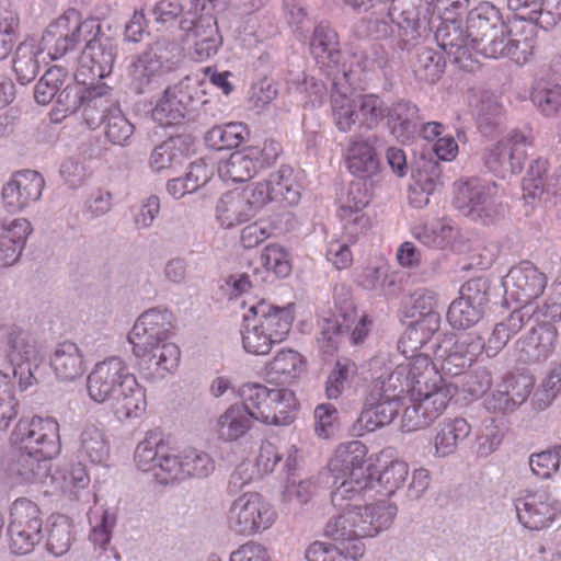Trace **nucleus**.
<instances>
[{
	"mask_svg": "<svg viewBox=\"0 0 561 561\" xmlns=\"http://www.w3.org/2000/svg\"><path fill=\"white\" fill-rule=\"evenodd\" d=\"M407 370L402 364L396 366V368L386 377H378L371 382L370 389L373 391L381 392V394L389 398H397L404 391L408 393V378Z\"/></svg>",
	"mask_w": 561,
	"mask_h": 561,
	"instance_id": "obj_58",
	"label": "nucleus"
},
{
	"mask_svg": "<svg viewBox=\"0 0 561 561\" xmlns=\"http://www.w3.org/2000/svg\"><path fill=\"white\" fill-rule=\"evenodd\" d=\"M306 366V358L299 352L282 348L265 365V373L272 380L291 383L305 373Z\"/></svg>",
	"mask_w": 561,
	"mask_h": 561,
	"instance_id": "obj_27",
	"label": "nucleus"
},
{
	"mask_svg": "<svg viewBox=\"0 0 561 561\" xmlns=\"http://www.w3.org/2000/svg\"><path fill=\"white\" fill-rule=\"evenodd\" d=\"M367 455L366 445L359 440L337 446L329 461V469L334 478L333 483L339 484L332 492L333 505H342V501L362 494L371 484L375 465L373 458Z\"/></svg>",
	"mask_w": 561,
	"mask_h": 561,
	"instance_id": "obj_3",
	"label": "nucleus"
},
{
	"mask_svg": "<svg viewBox=\"0 0 561 561\" xmlns=\"http://www.w3.org/2000/svg\"><path fill=\"white\" fill-rule=\"evenodd\" d=\"M400 407L397 398H389L381 392L369 390L358 422L365 431L374 432L378 427L390 424Z\"/></svg>",
	"mask_w": 561,
	"mask_h": 561,
	"instance_id": "obj_21",
	"label": "nucleus"
},
{
	"mask_svg": "<svg viewBox=\"0 0 561 561\" xmlns=\"http://www.w3.org/2000/svg\"><path fill=\"white\" fill-rule=\"evenodd\" d=\"M76 79L91 81L107 77L114 66L115 53L111 39L102 31L90 39L84 41Z\"/></svg>",
	"mask_w": 561,
	"mask_h": 561,
	"instance_id": "obj_14",
	"label": "nucleus"
},
{
	"mask_svg": "<svg viewBox=\"0 0 561 561\" xmlns=\"http://www.w3.org/2000/svg\"><path fill=\"white\" fill-rule=\"evenodd\" d=\"M488 304V286L481 278L466 282L459 291V297L449 306L447 319L455 329H468L477 324Z\"/></svg>",
	"mask_w": 561,
	"mask_h": 561,
	"instance_id": "obj_12",
	"label": "nucleus"
},
{
	"mask_svg": "<svg viewBox=\"0 0 561 561\" xmlns=\"http://www.w3.org/2000/svg\"><path fill=\"white\" fill-rule=\"evenodd\" d=\"M364 551L362 541H354L351 546L314 541L307 548L305 556L308 561H357Z\"/></svg>",
	"mask_w": 561,
	"mask_h": 561,
	"instance_id": "obj_36",
	"label": "nucleus"
},
{
	"mask_svg": "<svg viewBox=\"0 0 561 561\" xmlns=\"http://www.w3.org/2000/svg\"><path fill=\"white\" fill-rule=\"evenodd\" d=\"M445 61L440 54L433 49H425L419 56L416 66V76L426 82L434 83L440 79L445 72Z\"/></svg>",
	"mask_w": 561,
	"mask_h": 561,
	"instance_id": "obj_63",
	"label": "nucleus"
},
{
	"mask_svg": "<svg viewBox=\"0 0 561 561\" xmlns=\"http://www.w3.org/2000/svg\"><path fill=\"white\" fill-rule=\"evenodd\" d=\"M273 505L259 492H245L230 505L227 524L230 530L252 536L268 529L276 520Z\"/></svg>",
	"mask_w": 561,
	"mask_h": 561,
	"instance_id": "obj_8",
	"label": "nucleus"
},
{
	"mask_svg": "<svg viewBox=\"0 0 561 561\" xmlns=\"http://www.w3.org/2000/svg\"><path fill=\"white\" fill-rule=\"evenodd\" d=\"M162 76V61L150 51L138 56L128 68L130 89L141 94L158 83Z\"/></svg>",
	"mask_w": 561,
	"mask_h": 561,
	"instance_id": "obj_29",
	"label": "nucleus"
},
{
	"mask_svg": "<svg viewBox=\"0 0 561 561\" xmlns=\"http://www.w3.org/2000/svg\"><path fill=\"white\" fill-rule=\"evenodd\" d=\"M44 179L31 170L16 172L2 188V199L8 211H19L37 201L44 188Z\"/></svg>",
	"mask_w": 561,
	"mask_h": 561,
	"instance_id": "obj_19",
	"label": "nucleus"
},
{
	"mask_svg": "<svg viewBox=\"0 0 561 561\" xmlns=\"http://www.w3.org/2000/svg\"><path fill=\"white\" fill-rule=\"evenodd\" d=\"M38 54H42L41 50L38 51L33 44L22 43L18 46L13 58V70L22 84L31 82L37 76Z\"/></svg>",
	"mask_w": 561,
	"mask_h": 561,
	"instance_id": "obj_47",
	"label": "nucleus"
},
{
	"mask_svg": "<svg viewBox=\"0 0 561 561\" xmlns=\"http://www.w3.org/2000/svg\"><path fill=\"white\" fill-rule=\"evenodd\" d=\"M359 495L356 494L352 499L355 503L339 505L342 507V513L327 524L324 528L327 537L343 546L345 543L351 546L354 541H360V538L377 535L392 523L397 512L394 506L386 502L362 506L356 499Z\"/></svg>",
	"mask_w": 561,
	"mask_h": 561,
	"instance_id": "obj_2",
	"label": "nucleus"
},
{
	"mask_svg": "<svg viewBox=\"0 0 561 561\" xmlns=\"http://www.w3.org/2000/svg\"><path fill=\"white\" fill-rule=\"evenodd\" d=\"M357 370L358 367L354 360L346 357L337 359L325 381L327 398L337 399Z\"/></svg>",
	"mask_w": 561,
	"mask_h": 561,
	"instance_id": "obj_51",
	"label": "nucleus"
},
{
	"mask_svg": "<svg viewBox=\"0 0 561 561\" xmlns=\"http://www.w3.org/2000/svg\"><path fill=\"white\" fill-rule=\"evenodd\" d=\"M272 391L274 389L259 383H249L242 387L241 397L243 402L239 405L247 408L253 422L259 421L268 424V421L275 420V414L272 413L270 407L272 404Z\"/></svg>",
	"mask_w": 561,
	"mask_h": 561,
	"instance_id": "obj_39",
	"label": "nucleus"
},
{
	"mask_svg": "<svg viewBox=\"0 0 561 561\" xmlns=\"http://www.w3.org/2000/svg\"><path fill=\"white\" fill-rule=\"evenodd\" d=\"M20 20L12 9L0 5V60L12 51Z\"/></svg>",
	"mask_w": 561,
	"mask_h": 561,
	"instance_id": "obj_61",
	"label": "nucleus"
},
{
	"mask_svg": "<svg viewBox=\"0 0 561 561\" xmlns=\"http://www.w3.org/2000/svg\"><path fill=\"white\" fill-rule=\"evenodd\" d=\"M455 391L453 386L408 394L409 404L401 416V428L411 433L430 427L447 410Z\"/></svg>",
	"mask_w": 561,
	"mask_h": 561,
	"instance_id": "obj_10",
	"label": "nucleus"
},
{
	"mask_svg": "<svg viewBox=\"0 0 561 561\" xmlns=\"http://www.w3.org/2000/svg\"><path fill=\"white\" fill-rule=\"evenodd\" d=\"M80 451L93 463H103L110 457L105 431L96 424H87L80 436Z\"/></svg>",
	"mask_w": 561,
	"mask_h": 561,
	"instance_id": "obj_45",
	"label": "nucleus"
},
{
	"mask_svg": "<svg viewBox=\"0 0 561 561\" xmlns=\"http://www.w3.org/2000/svg\"><path fill=\"white\" fill-rule=\"evenodd\" d=\"M272 391L274 389L259 383H249L242 387L241 397L243 402L239 405L247 408L253 422L259 421L268 424V421L275 420V414L272 413L270 407L272 404Z\"/></svg>",
	"mask_w": 561,
	"mask_h": 561,
	"instance_id": "obj_38",
	"label": "nucleus"
},
{
	"mask_svg": "<svg viewBox=\"0 0 561 561\" xmlns=\"http://www.w3.org/2000/svg\"><path fill=\"white\" fill-rule=\"evenodd\" d=\"M14 377L0 370V430L9 426L16 416V399L14 396Z\"/></svg>",
	"mask_w": 561,
	"mask_h": 561,
	"instance_id": "obj_59",
	"label": "nucleus"
},
{
	"mask_svg": "<svg viewBox=\"0 0 561 561\" xmlns=\"http://www.w3.org/2000/svg\"><path fill=\"white\" fill-rule=\"evenodd\" d=\"M471 433L470 423L462 416L447 417L440 422L433 438L434 454L447 457L455 454L459 445Z\"/></svg>",
	"mask_w": 561,
	"mask_h": 561,
	"instance_id": "obj_25",
	"label": "nucleus"
},
{
	"mask_svg": "<svg viewBox=\"0 0 561 561\" xmlns=\"http://www.w3.org/2000/svg\"><path fill=\"white\" fill-rule=\"evenodd\" d=\"M507 5L516 16L541 20L540 25L545 28L556 25L561 20L560 2L551 7L550 0H507Z\"/></svg>",
	"mask_w": 561,
	"mask_h": 561,
	"instance_id": "obj_37",
	"label": "nucleus"
},
{
	"mask_svg": "<svg viewBox=\"0 0 561 561\" xmlns=\"http://www.w3.org/2000/svg\"><path fill=\"white\" fill-rule=\"evenodd\" d=\"M215 470L214 459L205 451L188 447L182 450L183 479L206 478Z\"/></svg>",
	"mask_w": 561,
	"mask_h": 561,
	"instance_id": "obj_50",
	"label": "nucleus"
},
{
	"mask_svg": "<svg viewBox=\"0 0 561 561\" xmlns=\"http://www.w3.org/2000/svg\"><path fill=\"white\" fill-rule=\"evenodd\" d=\"M519 523L530 530L549 527L561 513L560 503L547 490L525 495L516 503Z\"/></svg>",
	"mask_w": 561,
	"mask_h": 561,
	"instance_id": "obj_17",
	"label": "nucleus"
},
{
	"mask_svg": "<svg viewBox=\"0 0 561 561\" xmlns=\"http://www.w3.org/2000/svg\"><path fill=\"white\" fill-rule=\"evenodd\" d=\"M344 161L347 170L360 179H369L379 172L380 162L375 147L365 139L354 138L350 141Z\"/></svg>",
	"mask_w": 561,
	"mask_h": 561,
	"instance_id": "obj_24",
	"label": "nucleus"
},
{
	"mask_svg": "<svg viewBox=\"0 0 561 561\" xmlns=\"http://www.w3.org/2000/svg\"><path fill=\"white\" fill-rule=\"evenodd\" d=\"M87 392L95 403H108L118 421L138 419L147 409L145 388L117 356L94 365L87 377Z\"/></svg>",
	"mask_w": 561,
	"mask_h": 561,
	"instance_id": "obj_1",
	"label": "nucleus"
},
{
	"mask_svg": "<svg viewBox=\"0 0 561 561\" xmlns=\"http://www.w3.org/2000/svg\"><path fill=\"white\" fill-rule=\"evenodd\" d=\"M50 366L60 380L71 381L84 373L83 356L76 343L65 341L59 343L51 357Z\"/></svg>",
	"mask_w": 561,
	"mask_h": 561,
	"instance_id": "obj_31",
	"label": "nucleus"
},
{
	"mask_svg": "<svg viewBox=\"0 0 561 561\" xmlns=\"http://www.w3.org/2000/svg\"><path fill=\"white\" fill-rule=\"evenodd\" d=\"M115 106L111 99L101 93L98 87H93V93L85 100L81 107L84 125L89 129H96L105 121L108 111Z\"/></svg>",
	"mask_w": 561,
	"mask_h": 561,
	"instance_id": "obj_49",
	"label": "nucleus"
},
{
	"mask_svg": "<svg viewBox=\"0 0 561 561\" xmlns=\"http://www.w3.org/2000/svg\"><path fill=\"white\" fill-rule=\"evenodd\" d=\"M44 512L37 503L27 499L14 500L9 510L8 533L10 549L16 554L34 550L44 538Z\"/></svg>",
	"mask_w": 561,
	"mask_h": 561,
	"instance_id": "obj_6",
	"label": "nucleus"
},
{
	"mask_svg": "<svg viewBox=\"0 0 561 561\" xmlns=\"http://www.w3.org/2000/svg\"><path fill=\"white\" fill-rule=\"evenodd\" d=\"M455 202L466 215L477 214L481 217L485 207L491 204V196L485 186L472 179L458 184Z\"/></svg>",
	"mask_w": 561,
	"mask_h": 561,
	"instance_id": "obj_41",
	"label": "nucleus"
},
{
	"mask_svg": "<svg viewBox=\"0 0 561 561\" xmlns=\"http://www.w3.org/2000/svg\"><path fill=\"white\" fill-rule=\"evenodd\" d=\"M267 182L274 203L279 207H291L299 203L301 184L298 173L293 168L282 165L268 175Z\"/></svg>",
	"mask_w": 561,
	"mask_h": 561,
	"instance_id": "obj_26",
	"label": "nucleus"
},
{
	"mask_svg": "<svg viewBox=\"0 0 561 561\" xmlns=\"http://www.w3.org/2000/svg\"><path fill=\"white\" fill-rule=\"evenodd\" d=\"M508 277L512 283L511 295L522 306L539 298L547 286L546 275L527 261L513 267Z\"/></svg>",
	"mask_w": 561,
	"mask_h": 561,
	"instance_id": "obj_20",
	"label": "nucleus"
},
{
	"mask_svg": "<svg viewBox=\"0 0 561 561\" xmlns=\"http://www.w3.org/2000/svg\"><path fill=\"white\" fill-rule=\"evenodd\" d=\"M271 410L275 414L271 425H287L294 421V412L297 409V401L294 391L289 389H274L271 398Z\"/></svg>",
	"mask_w": 561,
	"mask_h": 561,
	"instance_id": "obj_55",
	"label": "nucleus"
},
{
	"mask_svg": "<svg viewBox=\"0 0 561 561\" xmlns=\"http://www.w3.org/2000/svg\"><path fill=\"white\" fill-rule=\"evenodd\" d=\"M332 104L333 119L336 128L343 133L350 131L357 122V99L352 100L346 95H339L333 98Z\"/></svg>",
	"mask_w": 561,
	"mask_h": 561,
	"instance_id": "obj_62",
	"label": "nucleus"
},
{
	"mask_svg": "<svg viewBox=\"0 0 561 561\" xmlns=\"http://www.w3.org/2000/svg\"><path fill=\"white\" fill-rule=\"evenodd\" d=\"M43 347L37 339L22 329H13L8 337L7 356L14 366L36 363L41 359Z\"/></svg>",
	"mask_w": 561,
	"mask_h": 561,
	"instance_id": "obj_34",
	"label": "nucleus"
},
{
	"mask_svg": "<svg viewBox=\"0 0 561 561\" xmlns=\"http://www.w3.org/2000/svg\"><path fill=\"white\" fill-rule=\"evenodd\" d=\"M310 47L316 58L334 60L339 55L337 35L328 26L318 25L313 31Z\"/></svg>",
	"mask_w": 561,
	"mask_h": 561,
	"instance_id": "obj_60",
	"label": "nucleus"
},
{
	"mask_svg": "<svg viewBox=\"0 0 561 561\" xmlns=\"http://www.w3.org/2000/svg\"><path fill=\"white\" fill-rule=\"evenodd\" d=\"M105 136L114 145H125L134 133V126L115 105L105 116Z\"/></svg>",
	"mask_w": 561,
	"mask_h": 561,
	"instance_id": "obj_57",
	"label": "nucleus"
},
{
	"mask_svg": "<svg viewBox=\"0 0 561 561\" xmlns=\"http://www.w3.org/2000/svg\"><path fill=\"white\" fill-rule=\"evenodd\" d=\"M100 32L101 25L96 20H82L78 11L68 10L46 27L41 53H46L51 60L59 59Z\"/></svg>",
	"mask_w": 561,
	"mask_h": 561,
	"instance_id": "obj_5",
	"label": "nucleus"
},
{
	"mask_svg": "<svg viewBox=\"0 0 561 561\" xmlns=\"http://www.w3.org/2000/svg\"><path fill=\"white\" fill-rule=\"evenodd\" d=\"M171 329L172 314L170 312L158 309L144 312L128 334L134 355L146 359L156 343L168 340Z\"/></svg>",
	"mask_w": 561,
	"mask_h": 561,
	"instance_id": "obj_13",
	"label": "nucleus"
},
{
	"mask_svg": "<svg viewBox=\"0 0 561 561\" xmlns=\"http://www.w3.org/2000/svg\"><path fill=\"white\" fill-rule=\"evenodd\" d=\"M10 440L19 451L51 459L60 451L59 424L51 417L21 419Z\"/></svg>",
	"mask_w": 561,
	"mask_h": 561,
	"instance_id": "obj_7",
	"label": "nucleus"
},
{
	"mask_svg": "<svg viewBox=\"0 0 561 561\" xmlns=\"http://www.w3.org/2000/svg\"><path fill=\"white\" fill-rule=\"evenodd\" d=\"M549 165L546 158L539 157L531 161L522 184L525 198L534 199L543 193Z\"/></svg>",
	"mask_w": 561,
	"mask_h": 561,
	"instance_id": "obj_56",
	"label": "nucleus"
},
{
	"mask_svg": "<svg viewBox=\"0 0 561 561\" xmlns=\"http://www.w3.org/2000/svg\"><path fill=\"white\" fill-rule=\"evenodd\" d=\"M468 36L474 48L486 58H501L506 25L501 20L500 10L491 2H481L468 16Z\"/></svg>",
	"mask_w": 561,
	"mask_h": 561,
	"instance_id": "obj_9",
	"label": "nucleus"
},
{
	"mask_svg": "<svg viewBox=\"0 0 561 561\" xmlns=\"http://www.w3.org/2000/svg\"><path fill=\"white\" fill-rule=\"evenodd\" d=\"M480 337L467 336L455 342L447 356L442 360L440 369L445 375L458 376L469 368L482 352Z\"/></svg>",
	"mask_w": 561,
	"mask_h": 561,
	"instance_id": "obj_30",
	"label": "nucleus"
},
{
	"mask_svg": "<svg viewBox=\"0 0 561 561\" xmlns=\"http://www.w3.org/2000/svg\"><path fill=\"white\" fill-rule=\"evenodd\" d=\"M67 73L61 67L49 68L34 89V98L38 104H48L65 84Z\"/></svg>",
	"mask_w": 561,
	"mask_h": 561,
	"instance_id": "obj_54",
	"label": "nucleus"
},
{
	"mask_svg": "<svg viewBox=\"0 0 561 561\" xmlns=\"http://www.w3.org/2000/svg\"><path fill=\"white\" fill-rule=\"evenodd\" d=\"M91 93H93V87H87V81L77 80L76 83L67 85L57 96V106L51 113L53 121L59 122L80 111Z\"/></svg>",
	"mask_w": 561,
	"mask_h": 561,
	"instance_id": "obj_43",
	"label": "nucleus"
},
{
	"mask_svg": "<svg viewBox=\"0 0 561 561\" xmlns=\"http://www.w3.org/2000/svg\"><path fill=\"white\" fill-rule=\"evenodd\" d=\"M252 426L253 420L247 408L232 404L219 415L214 430L219 440L232 443L242 438Z\"/></svg>",
	"mask_w": 561,
	"mask_h": 561,
	"instance_id": "obj_28",
	"label": "nucleus"
},
{
	"mask_svg": "<svg viewBox=\"0 0 561 561\" xmlns=\"http://www.w3.org/2000/svg\"><path fill=\"white\" fill-rule=\"evenodd\" d=\"M73 539L72 520L62 514L48 518L46 547L55 556H62L70 549Z\"/></svg>",
	"mask_w": 561,
	"mask_h": 561,
	"instance_id": "obj_44",
	"label": "nucleus"
},
{
	"mask_svg": "<svg viewBox=\"0 0 561 561\" xmlns=\"http://www.w3.org/2000/svg\"><path fill=\"white\" fill-rule=\"evenodd\" d=\"M185 93L178 87H169L156 102L152 118L161 126L180 124L187 112Z\"/></svg>",
	"mask_w": 561,
	"mask_h": 561,
	"instance_id": "obj_32",
	"label": "nucleus"
},
{
	"mask_svg": "<svg viewBox=\"0 0 561 561\" xmlns=\"http://www.w3.org/2000/svg\"><path fill=\"white\" fill-rule=\"evenodd\" d=\"M358 113L356 115L360 127L375 128L386 116L383 101L376 94H364L357 98Z\"/></svg>",
	"mask_w": 561,
	"mask_h": 561,
	"instance_id": "obj_52",
	"label": "nucleus"
},
{
	"mask_svg": "<svg viewBox=\"0 0 561 561\" xmlns=\"http://www.w3.org/2000/svg\"><path fill=\"white\" fill-rule=\"evenodd\" d=\"M293 321L290 311L259 301L243 316V348L249 354L267 355L275 344L287 337Z\"/></svg>",
	"mask_w": 561,
	"mask_h": 561,
	"instance_id": "obj_4",
	"label": "nucleus"
},
{
	"mask_svg": "<svg viewBox=\"0 0 561 561\" xmlns=\"http://www.w3.org/2000/svg\"><path fill=\"white\" fill-rule=\"evenodd\" d=\"M216 217L225 228L243 224L254 217L241 190L225 193L216 205Z\"/></svg>",
	"mask_w": 561,
	"mask_h": 561,
	"instance_id": "obj_35",
	"label": "nucleus"
},
{
	"mask_svg": "<svg viewBox=\"0 0 561 561\" xmlns=\"http://www.w3.org/2000/svg\"><path fill=\"white\" fill-rule=\"evenodd\" d=\"M32 226L24 218L0 222V266L14 264L22 253Z\"/></svg>",
	"mask_w": 561,
	"mask_h": 561,
	"instance_id": "obj_22",
	"label": "nucleus"
},
{
	"mask_svg": "<svg viewBox=\"0 0 561 561\" xmlns=\"http://www.w3.org/2000/svg\"><path fill=\"white\" fill-rule=\"evenodd\" d=\"M561 446L551 450L533 454L529 459V466L535 476L540 479H549L560 467Z\"/></svg>",
	"mask_w": 561,
	"mask_h": 561,
	"instance_id": "obj_64",
	"label": "nucleus"
},
{
	"mask_svg": "<svg viewBox=\"0 0 561 561\" xmlns=\"http://www.w3.org/2000/svg\"><path fill=\"white\" fill-rule=\"evenodd\" d=\"M261 265L277 277H286L291 272L288 251L278 243L267 244L260 254Z\"/></svg>",
	"mask_w": 561,
	"mask_h": 561,
	"instance_id": "obj_53",
	"label": "nucleus"
},
{
	"mask_svg": "<svg viewBox=\"0 0 561 561\" xmlns=\"http://www.w3.org/2000/svg\"><path fill=\"white\" fill-rule=\"evenodd\" d=\"M533 144L530 133L513 130L489 150L484 157L485 164L497 172L507 163L512 173H519L527 159V148Z\"/></svg>",
	"mask_w": 561,
	"mask_h": 561,
	"instance_id": "obj_16",
	"label": "nucleus"
},
{
	"mask_svg": "<svg viewBox=\"0 0 561 561\" xmlns=\"http://www.w3.org/2000/svg\"><path fill=\"white\" fill-rule=\"evenodd\" d=\"M262 168L261 151L256 147H248L232 152L218 165V174L226 182H244L252 179Z\"/></svg>",
	"mask_w": 561,
	"mask_h": 561,
	"instance_id": "obj_23",
	"label": "nucleus"
},
{
	"mask_svg": "<svg viewBox=\"0 0 561 561\" xmlns=\"http://www.w3.org/2000/svg\"><path fill=\"white\" fill-rule=\"evenodd\" d=\"M534 317L539 322L531 328L525 339L522 340L520 351L529 362H542L550 357L557 344L558 330L554 322L561 320V311L557 304H545L537 308Z\"/></svg>",
	"mask_w": 561,
	"mask_h": 561,
	"instance_id": "obj_11",
	"label": "nucleus"
},
{
	"mask_svg": "<svg viewBox=\"0 0 561 561\" xmlns=\"http://www.w3.org/2000/svg\"><path fill=\"white\" fill-rule=\"evenodd\" d=\"M196 41L194 43V56L196 60L203 61L216 55L219 47V36L216 22L201 19L193 28Z\"/></svg>",
	"mask_w": 561,
	"mask_h": 561,
	"instance_id": "obj_46",
	"label": "nucleus"
},
{
	"mask_svg": "<svg viewBox=\"0 0 561 561\" xmlns=\"http://www.w3.org/2000/svg\"><path fill=\"white\" fill-rule=\"evenodd\" d=\"M370 197L365 183L350 184L346 202L341 206L339 216L352 243H356L359 234L366 232L371 226L369 217L364 213L365 207L370 203Z\"/></svg>",
	"mask_w": 561,
	"mask_h": 561,
	"instance_id": "obj_18",
	"label": "nucleus"
},
{
	"mask_svg": "<svg viewBox=\"0 0 561 561\" xmlns=\"http://www.w3.org/2000/svg\"><path fill=\"white\" fill-rule=\"evenodd\" d=\"M272 391L274 389L259 383H249L242 387L241 397L243 402L239 405L247 408L253 422L259 421L268 424V421L275 420V414L272 413L270 407L272 404Z\"/></svg>",
	"mask_w": 561,
	"mask_h": 561,
	"instance_id": "obj_40",
	"label": "nucleus"
},
{
	"mask_svg": "<svg viewBox=\"0 0 561 561\" xmlns=\"http://www.w3.org/2000/svg\"><path fill=\"white\" fill-rule=\"evenodd\" d=\"M249 134L245 124L231 122L211 127L205 135V142L214 150L233 149L239 147Z\"/></svg>",
	"mask_w": 561,
	"mask_h": 561,
	"instance_id": "obj_42",
	"label": "nucleus"
},
{
	"mask_svg": "<svg viewBox=\"0 0 561 561\" xmlns=\"http://www.w3.org/2000/svg\"><path fill=\"white\" fill-rule=\"evenodd\" d=\"M541 20L516 16L506 25L501 57H507L517 65H524L533 57L537 44V25Z\"/></svg>",
	"mask_w": 561,
	"mask_h": 561,
	"instance_id": "obj_15",
	"label": "nucleus"
},
{
	"mask_svg": "<svg viewBox=\"0 0 561 561\" xmlns=\"http://www.w3.org/2000/svg\"><path fill=\"white\" fill-rule=\"evenodd\" d=\"M12 459L7 468L9 479L13 484L22 485L36 483L48 476L47 459L35 457L26 451Z\"/></svg>",
	"mask_w": 561,
	"mask_h": 561,
	"instance_id": "obj_33",
	"label": "nucleus"
},
{
	"mask_svg": "<svg viewBox=\"0 0 561 561\" xmlns=\"http://www.w3.org/2000/svg\"><path fill=\"white\" fill-rule=\"evenodd\" d=\"M409 474V466L403 460H392L387 465L377 479L371 476V484L368 489L380 486L387 496L392 495L399 488H401Z\"/></svg>",
	"mask_w": 561,
	"mask_h": 561,
	"instance_id": "obj_48",
	"label": "nucleus"
}]
</instances>
